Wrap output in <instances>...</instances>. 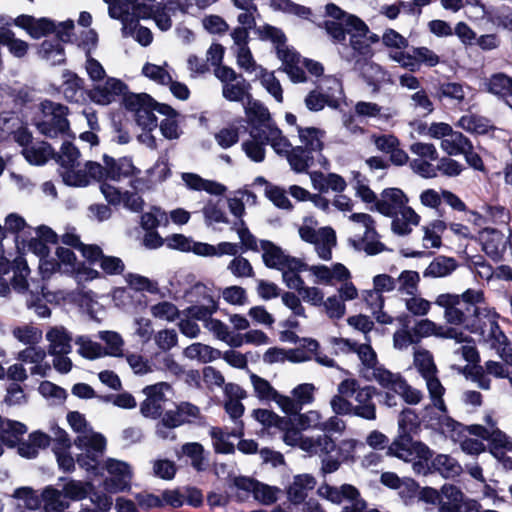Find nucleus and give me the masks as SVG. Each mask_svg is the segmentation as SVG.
Here are the masks:
<instances>
[{
    "mask_svg": "<svg viewBox=\"0 0 512 512\" xmlns=\"http://www.w3.org/2000/svg\"><path fill=\"white\" fill-rule=\"evenodd\" d=\"M387 454L407 462L413 461L415 456L426 458L429 455V447L420 441H414L411 435L398 434L388 446Z\"/></svg>",
    "mask_w": 512,
    "mask_h": 512,
    "instance_id": "aec40b11",
    "label": "nucleus"
},
{
    "mask_svg": "<svg viewBox=\"0 0 512 512\" xmlns=\"http://www.w3.org/2000/svg\"><path fill=\"white\" fill-rule=\"evenodd\" d=\"M391 59L410 72H417L422 66L433 68L441 62L440 56L426 46L409 47L407 51L391 54Z\"/></svg>",
    "mask_w": 512,
    "mask_h": 512,
    "instance_id": "ddd939ff",
    "label": "nucleus"
},
{
    "mask_svg": "<svg viewBox=\"0 0 512 512\" xmlns=\"http://www.w3.org/2000/svg\"><path fill=\"white\" fill-rule=\"evenodd\" d=\"M90 163L95 162L87 161L83 168H81L78 163L69 169L59 170L63 182L68 186L85 187L89 185L91 181H96V178L90 171Z\"/></svg>",
    "mask_w": 512,
    "mask_h": 512,
    "instance_id": "4c0bfd02",
    "label": "nucleus"
},
{
    "mask_svg": "<svg viewBox=\"0 0 512 512\" xmlns=\"http://www.w3.org/2000/svg\"><path fill=\"white\" fill-rule=\"evenodd\" d=\"M395 281H397L395 290H397L401 300L403 297L419 292L420 275L416 271L404 270L395 278Z\"/></svg>",
    "mask_w": 512,
    "mask_h": 512,
    "instance_id": "052dcab7",
    "label": "nucleus"
},
{
    "mask_svg": "<svg viewBox=\"0 0 512 512\" xmlns=\"http://www.w3.org/2000/svg\"><path fill=\"white\" fill-rule=\"evenodd\" d=\"M22 154L29 163L34 165H43L50 158L55 157L54 149L48 142L45 141L24 147Z\"/></svg>",
    "mask_w": 512,
    "mask_h": 512,
    "instance_id": "49530a36",
    "label": "nucleus"
},
{
    "mask_svg": "<svg viewBox=\"0 0 512 512\" xmlns=\"http://www.w3.org/2000/svg\"><path fill=\"white\" fill-rule=\"evenodd\" d=\"M90 171L96 178V181H121L133 177L140 173V170L133 164L132 158L121 157L115 159L111 156H103V165L100 163H90Z\"/></svg>",
    "mask_w": 512,
    "mask_h": 512,
    "instance_id": "1a4fd4ad",
    "label": "nucleus"
},
{
    "mask_svg": "<svg viewBox=\"0 0 512 512\" xmlns=\"http://www.w3.org/2000/svg\"><path fill=\"white\" fill-rule=\"evenodd\" d=\"M0 23L6 25L14 24L24 29L34 39L46 36L47 34L54 32L56 28L55 22L48 18L43 17L37 19L25 14L19 15L15 19L9 18L7 21L4 16H0Z\"/></svg>",
    "mask_w": 512,
    "mask_h": 512,
    "instance_id": "bb28decb",
    "label": "nucleus"
},
{
    "mask_svg": "<svg viewBox=\"0 0 512 512\" xmlns=\"http://www.w3.org/2000/svg\"><path fill=\"white\" fill-rule=\"evenodd\" d=\"M214 74L222 84V96L230 102H242L244 105L252 99L250 85L244 77L229 66L215 68Z\"/></svg>",
    "mask_w": 512,
    "mask_h": 512,
    "instance_id": "9b49d317",
    "label": "nucleus"
},
{
    "mask_svg": "<svg viewBox=\"0 0 512 512\" xmlns=\"http://www.w3.org/2000/svg\"><path fill=\"white\" fill-rule=\"evenodd\" d=\"M41 497L44 512H64L69 507V502L63 491L52 485H48L42 490Z\"/></svg>",
    "mask_w": 512,
    "mask_h": 512,
    "instance_id": "79ce46f5",
    "label": "nucleus"
},
{
    "mask_svg": "<svg viewBox=\"0 0 512 512\" xmlns=\"http://www.w3.org/2000/svg\"><path fill=\"white\" fill-rule=\"evenodd\" d=\"M420 342L422 338L434 335L445 339H454L457 343L467 342L469 337L456 327L438 325L430 319H421L412 327Z\"/></svg>",
    "mask_w": 512,
    "mask_h": 512,
    "instance_id": "4be33fe9",
    "label": "nucleus"
},
{
    "mask_svg": "<svg viewBox=\"0 0 512 512\" xmlns=\"http://www.w3.org/2000/svg\"><path fill=\"white\" fill-rule=\"evenodd\" d=\"M457 126L472 134H486L493 129L491 121L477 114H465L457 122Z\"/></svg>",
    "mask_w": 512,
    "mask_h": 512,
    "instance_id": "603ef678",
    "label": "nucleus"
},
{
    "mask_svg": "<svg viewBox=\"0 0 512 512\" xmlns=\"http://www.w3.org/2000/svg\"><path fill=\"white\" fill-rule=\"evenodd\" d=\"M342 83L333 76L325 77L319 88L310 91L304 99L305 106L310 111H320L325 106L333 109L340 107L343 98Z\"/></svg>",
    "mask_w": 512,
    "mask_h": 512,
    "instance_id": "6e6552de",
    "label": "nucleus"
},
{
    "mask_svg": "<svg viewBox=\"0 0 512 512\" xmlns=\"http://www.w3.org/2000/svg\"><path fill=\"white\" fill-rule=\"evenodd\" d=\"M470 90L468 85L458 82H443L437 89V95L440 99L447 98L457 104H463Z\"/></svg>",
    "mask_w": 512,
    "mask_h": 512,
    "instance_id": "69168bd1",
    "label": "nucleus"
},
{
    "mask_svg": "<svg viewBox=\"0 0 512 512\" xmlns=\"http://www.w3.org/2000/svg\"><path fill=\"white\" fill-rule=\"evenodd\" d=\"M168 390H170V385L166 382L146 386L143 389L146 399L140 406L142 415L153 419L160 417L166 401L165 392Z\"/></svg>",
    "mask_w": 512,
    "mask_h": 512,
    "instance_id": "393cba45",
    "label": "nucleus"
},
{
    "mask_svg": "<svg viewBox=\"0 0 512 512\" xmlns=\"http://www.w3.org/2000/svg\"><path fill=\"white\" fill-rule=\"evenodd\" d=\"M127 85L121 80L113 77L106 79L102 85L95 86L90 91V98L93 102L100 105H108L116 100L119 96H128L126 94Z\"/></svg>",
    "mask_w": 512,
    "mask_h": 512,
    "instance_id": "c85d7f7f",
    "label": "nucleus"
},
{
    "mask_svg": "<svg viewBox=\"0 0 512 512\" xmlns=\"http://www.w3.org/2000/svg\"><path fill=\"white\" fill-rule=\"evenodd\" d=\"M488 91L502 98L512 99V77L504 73H495L487 82Z\"/></svg>",
    "mask_w": 512,
    "mask_h": 512,
    "instance_id": "774afa93",
    "label": "nucleus"
},
{
    "mask_svg": "<svg viewBox=\"0 0 512 512\" xmlns=\"http://www.w3.org/2000/svg\"><path fill=\"white\" fill-rule=\"evenodd\" d=\"M51 356L68 355L72 351V334L64 326L50 327L45 335Z\"/></svg>",
    "mask_w": 512,
    "mask_h": 512,
    "instance_id": "2f4dec72",
    "label": "nucleus"
},
{
    "mask_svg": "<svg viewBox=\"0 0 512 512\" xmlns=\"http://www.w3.org/2000/svg\"><path fill=\"white\" fill-rule=\"evenodd\" d=\"M212 438V444L217 453L230 454L235 451L234 444L229 441L230 437L240 438L243 435V425L228 428L212 427L209 431Z\"/></svg>",
    "mask_w": 512,
    "mask_h": 512,
    "instance_id": "c9c22d12",
    "label": "nucleus"
},
{
    "mask_svg": "<svg viewBox=\"0 0 512 512\" xmlns=\"http://www.w3.org/2000/svg\"><path fill=\"white\" fill-rule=\"evenodd\" d=\"M479 242L484 253L494 261H499L506 250L504 234L494 228H484L479 232Z\"/></svg>",
    "mask_w": 512,
    "mask_h": 512,
    "instance_id": "7c9ffc66",
    "label": "nucleus"
},
{
    "mask_svg": "<svg viewBox=\"0 0 512 512\" xmlns=\"http://www.w3.org/2000/svg\"><path fill=\"white\" fill-rule=\"evenodd\" d=\"M364 301L376 320L381 324H391L393 318L383 312L384 298L378 291L372 289L364 292Z\"/></svg>",
    "mask_w": 512,
    "mask_h": 512,
    "instance_id": "864d4df0",
    "label": "nucleus"
},
{
    "mask_svg": "<svg viewBox=\"0 0 512 512\" xmlns=\"http://www.w3.org/2000/svg\"><path fill=\"white\" fill-rule=\"evenodd\" d=\"M441 148L450 156L461 155L471 148V141L461 132L452 131L445 139L441 141Z\"/></svg>",
    "mask_w": 512,
    "mask_h": 512,
    "instance_id": "e2e57ef3",
    "label": "nucleus"
},
{
    "mask_svg": "<svg viewBox=\"0 0 512 512\" xmlns=\"http://www.w3.org/2000/svg\"><path fill=\"white\" fill-rule=\"evenodd\" d=\"M12 497L17 500L19 508L35 511L42 507L41 494L39 495L32 487H19L14 490Z\"/></svg>",
    "mask_w": 512,
    "mask_h": 512,
    "instance_id": "4d7b16f0",
    "label": "nucleus"
},
{
    "mask_svg": "<svg viewBox=\"0 0 512 512\" xmlns=\"http://www.w3.org/2000/svg\"><path fill=\"white\" fill-rule=\"evenodd\" d=\"M205 328L214 334V336L225 342L231 347H240L241 341L238 338V334H234L230 331L229 327L218 319H208L205 323Z\"/></svg>",
    "mask_w": 512,
    "mask_h": 512,
    "instance_id": "0e129e2a",
    "label": "nucleus"
},
{
    "mask_svg": "<svg viewBox=\"0 0 512 512\" xmlns=\"http://www.w3.org/2000/svg\"><path fill=\"white\" fill-rule=\"evenodd\" d=\"M262 259L268 268L284 269L285 267L297 270L300 267V259L286 254L281 247L269 240H261Z\"/></svg>",
    "mask_w": 512,
    "mask_h": 512,
    "instance_id": "5701e85b",
    "label": "nucleus"
},
{
    "mask_svg": "<svg viewBox=\"0 0 512 512\" xmlns=\"http://www.w3.org/2000/svg\"><path fill=\"white\" fill-rule=\"evenodd\" d=\"M233 486L238 491L243 492V496L239 494L241 499L252 493L254 499L263 505L276 503L283 494L282 490L276 486H271L245 476L235 477L233 479Z\"/></svg>",
    "mask_w": 512,
    "mask_h": 512,
    "instance_id": "4468645a",
    "label": "nucleus"
},
{
    "mask_svg": "<svg viewBox=\"0 0 512 512\" xmlns=\"http://www.w3.org/2000/svg\"><path fill=\"white\" fill-rule=\"evenodd\" d=\"M285 158L294 172L304 173L312 165L314 157L309 150L299 145L292 147Z\"/></svg>",
    "mask_w": 512,
    "mask_h": 512,
    "instance_id": "5fc2aeb1",
    "label": "nucleus"
},
{
    "mask_svg": "<svg viewBox=\"0 0 512 512\" xmlns=\"http://www.w3.org/2000/svg\"><path fill=\"white\" fill-rule=\"evenodd\" d=\"M13 278L11 285L13 289L19 293H25L29 290V282L27 277L30 274V269L27 265L26 260L18 256L13 260L12 264Z\"/></svg>",
    "mask_w": 512,
    "mask_h": 512,
    "instance_id": "6e6d98bb",
    "label": "nucleus"
},
{
    "mask_svg": "<svg viewBox=\"0 0 512 512\" xmlns=\"http://www.w3.org/2000/svg\"><path fill=\"white\" fill-rule=\"evenodd\" d=\"M39 56L51 65H60L65 62V52L59 40H44L38 50Z\"/></svg>",
    "mask_w": 512,
    "mask_h": 512,
    "instance_id": "13d9d810",
    "label": "nucleus"
},
{
    "mask_svg": "<svg viewBox=\"0 0 512 512\" xmlns=\"http://www.w3.org/2000/svg\"><path fill=\"white\" fill-rule=\"evenodd\" d=\"M192 295H202L203 303L193 305L187 309L188 315L196 320L204 321L212 319L211 315L217 310V304L213 296L210 294V289L204 284L198 283L193 286Z\"/></svg>",
    "mask_w": 512,
    "mask_h": 512,
    "instance_id": "473e14b6",
    "label": "nucleus"
},
{
    "mask_svg": "<svg viewBox=\"0 0 512 512\" xmlns=\"http://www.w3.org/2000/svg\"><path fill=\"white\" fill-rule=\"evenodd\" d=\"M407 203L408 198L402 190L387 188L381 192L375 202L374 211L393 218L392 231L397 235L405 236L412 232V226H417L421 219Z\"/></svg>",
    "mask_w": 512,
    "mask_h": 512,
    "instance_id": "7ed1b4c3",
    "label": "nucleus"
},
{
    "mask_svg": "<svg viewBox=\"0 0 512 512\" xmlns=\"http://www.w3.org/2000/svg\"><path fill=\"white\" fill-rule=\"evenodd\" d=\"M350 245L359 251H364L368 255H376L385 250V245L379 241V234L375 227L363 233H355L349 238Z\"/></svg>",
    "mask_w": 512,
    "mask_h": 512,
    "instance_id": "e433bc0d",
    "label": "nucleus"
},
{
    "mask_svg": "<svg viewBox=\"0 0 512 512\" xmlns=\"http://www.w3.org/2000/svg\"><path fill=\"white\" fill-rule=\"evenodd\" d=\"M301 449L309 454L328 456L336 449V443L328 434L316 437H306L301 444Z\"/></svg>",
    "mask_w": 512,
    "mask_h": 512,
    "instance_id": "37998d69",
    "label": "nucleus"
},
{
    "mask_svg": "<svg viewBox=\"0 0 512 512\" xmlns=\"http://www.w3.org/2000/svg\"><path fill=\"white\" fill-rule=\"evenodd\" d=\"M82 255L91 264H98L106 275H120L125 270V264L121 258L105 255L98 245L91 244L89 247H83Z\"/></svg>",
    "mask_w": 512,
    "mask_h": 512,
    "instance_id": "cd10ccee",
    "label": "nucleus"
},
{
    "mask_svg": "<svg viewBox=\"0 0 512 512\" xmlns=\"http://www.w3.org/2000/svg\"><path fill=\"white\" fill-rule=\"evenodd\" d=\"M105 469L109 475L104 481L107 491L116 493L130 487L133 472L127 462L109 458L105 462Z\"/></svg>",
    "mask_w": 512,
    "mask_h": 512,
    "instance_id": "6ab92c4d",
    "label": "nucleus"
},
{
    "mask_svg": "<svg viewBox=\"0 0 512 512\" xmlns=\"http://www.w3.org/2000/svg\"><path fill=\"white\" fill-rule=\"evenodd\" d=\"M307 271L313 275L315 283L333 285L337 281H345L351 278L350 271L341 263H335L331 267L326 265H307Z\"/></svg>",
    "mask_w": 512,
    "mask_h": 512,
    "instance_id": "72a5a7b5",
    "label": "nucleus"
},
{
    "mask_svg": "<svg viewBox=\"0 0 512 512\" xmlns=\"http://www.w3.org/2000/svg\"><path fill=\"white\" fill-rule=\"evenodd\" d=\"M51 443V437L41 431L29 434L28 439L19 443L18 453L25 458H35L41 449L47 448Z\"/></svg>",
    "mask_w": 512,
    "mask_h": 512,
    "instance_id": "ea45409f",
    "label": "nucleus"
},
{
    "mask_svg": "<svg viewBox=\"0 0 512 512\" xmlns=\"http://www.w3.org/2000/svg\"><path fill=\"white\" fill-rule=\"evenodd\" d=\"M181 178L186 187L194 191H205L211 195H223L227 188L214 180H207L195 173H182Z\"/></svg>",
    "mask_w": 512,
    "mask_h": 512,
    "instance_id": "58836bf2",
    "label": "nucleus"
},
{
    "mask_svg": "<svg viewBox=\"0 0 512 512\" xmlns=\"http://www.w3.org/2000/svg\"><path fill=\"white\" fill-rule=\"evenodd\" d=\"M171 175L168 159L161 156L156 163L147 170L146 177L134 178L130 181L132 189L138 192H145L155 188L156 185L164 182Z\"/></svg>",
    "mask_w": 512,
    "mask_h": 512,
    "instance_id": "a878e982",
    "label": "nucleus"
},
{
    "mask_svg": "<svg viewBox=\"0 0 512 512\" xmlns=\"http://www.w3.org/2000/svg\"><path fill=\"white\" fill-rule=\"evenodd\" d=\"M435 304L444 310L448 324L462 326L470 332L479 327L477 321L486 306L480 289H467L462 294L443 293L437 296Z\"/></svg>",
    "mask_w": 512,
    "mask_h": 512,
    "instance_id": "f03ea898",
    "label": "nucleus"
},
{
    "mask_svg": "<svg viewBox=\"0 0 512 512\" xmlns=\"http://www.w3.org/2000/svg\"><path fill=\"white\" fill-rule=\"evenodd\" d=\"M316 485L315 478L309 474L297 475L287 488V497L293 504L302 503L309 490Z\"/></svg>",
    "mask_w": 512,
    "mask_h": 512,
    "instance_id": "a19ab883",
    "label": "nucleus"
},
{
    "mask_svg": "<svg viewBox=\"0 0 512 512\" xmlns=\"http://www.w3.org/2000/svg\"><path fill=\"white\" fill-rule=\"evenodd\" d=\"M4 24L0 26V44L8 48L9 52L17 58H23L29 49V44L15 37V33Z\"/></svg>",
    "mask_w": 512,
    "mask_h": 512,
    "instance_id": "8fccbe9b",
    "label": "nucleus"
},
{
    "mask_svg": "<svg viewBox=\"0 0 512 512\" xmlns=\"http://www.w3.org/2000/svg\"><path fill=\"white\" fill-rule=\"evenodd\" d=\"M74 444L83 450L77 456L78 465L86 471L95 472L99 465V459L106 447V439L102 434L78 435Z\"/></svg>",
    "mask_w": 512,
    "mask_h": 512,
    "instance_id": "f8f14e48",
    "label": "nucleus"
},
{
    "mask_svg": "<svg viewBox=\"0 0 512 512\" xmlns=\"http://www.w3.org/2000/svg\"><path fill=\"white\" fill-rule=\"evenodd\" d=\"M245 114L250 127L249 135L254 139L268 144L274 137V133L280 130L272 120L268 109L254 99H249L245 104Z\"/></svg>",
    "mask_w": 512,
    "mask_h": 512,
    "instance_id": "0eeeda50",
    "label": "nucleus"
},
{
    "mask_svg": "<svg viewBox=\"0 0 512 512\" xmlns=\"http://www.w3.org/2000/svg\"><path fill=\"white\" fill-rule=\"evenodd\" d=\"M318 257L324 261L332 259V249L337 244L336 233L331 227L320 228L318 239L312 243Z\"/></svg>",
    "mask_w": 512,
    "mask_h": 512,
    "instance_id": "de8ad7c7",
    "label": "nucleus"
},
{
    "mask_svg": "<svg viewBox=\"0 0 512 512\" xmlns=\"http://www.w3.org/2000/svg\"><path fill=\"white\" fill-rule=\"evenodd\" d=\"M250 381L256 396L260 400L274 401L280 408V398H282L283 395L274 389L266 379L252 373L250 375Z\"/></svg>",
    "mask_w": 512,
    "mask_h": 512,
    "instance_id": "680f3d73",
    "label": "nucleus"
},
{
    "mask_svg": "<svg viewBox=\"0 0 512 512\" xmlns=\"http://www.w3.org/2000/svg\"><path fill=\"white\" fill-rule=\"evenodd\" d=\"M457 268V262L452 257L437 256L423 271L424 278H443L452 274Z\"/></svg>",
    "mask_w": 512,
    "mask_h": 512,
    "instance_id": "a18cd8bd",
    "label": "nucleus"
},
{
    "mask_svg": "<svg viewBox=\"0 0 512 512\" xmlns=\"http://www.w3.org/2000/svg\"><path fill=\"white\" fill-rule=\"evenodd\" d=\"M297 132L300 142L302 143L301 146L309 150L312 154L322 151L324 146L323 138L325 135L323 130L315 127L302 128L297 126Z\"/></svg>",
    "mask_w": 512,
    "mask_h": 512,
    "instance_id": "09e8293b",
    "label": "nucleus"
},
{
    "mask_svg": "<svg viewBox=\"0 0 512 512\" xmlns=\"http://www.w3.org/2000/svg\"><path fill=\"white\" fill-rule=\"evenodd\" d=\"M337 392L354 398L353 416L374 421L377 418L376 404L373 401L377 388L372 385L361 387L355 378H346L337 386Z\"/></svg>",
    "mask_w": 512,
    "mask_h": 512,
    "instance_id": "423d86ee",
    "label": "nucleus"
},
{
    "mask_svg": "<svg viewBox=\"0 0 512 512\" xmlns=\"http://www.w3.org/2000/svg\"><path fill=\"white\" fill-rule=\"evenodd\" d=\"M413 363L418 373L425 380L432 406L442 414H447L448 409L443 398L446 389L438 378V369L434 363L433 355L426 349L417 348L414 351Z\"/></svg>",
    "mask_w": 512,
    "mask_h": 512,
    "instance_id": "20e7f679",
    "label": "nucleus"
},
{
    "mask_svg": "<svg viewBox=\"0 0 512 512\" xmlns=\"http://www.w3.org/2000/svg\"><path fill=\"white\" fill-rule=\"evenodd\" d=\"M477 321L479 327L472 333L480 334L485 340L490 341L493 348L506 342L507 337L498 325L499 314L489 306H485Z\"/></svg>",
    "mask_w": 512,
    "mask_h": 512,
    "instance_id": "412c9836",
    "label": "nucleus"
},
{
    "mask_svg": "<svg viewBox=\"0 0 512 512\" xmlns=\"http://www.w3.org/2000/svg\"><path fill=\"white\" fill-rule=\"evenodd\" d=\"M488 427L481 425H471L469 432L472 435L480 437L489 442L490 452L495 456L505 454V452L512 451L511 438L498 429L491 417L487 418Z\"/></svg>",
    "mask_w": 512,
    "mask_h": 512,
    "instance_id": "f3484780",
    "label": "nucleus"
},
{
    "mask_svg": "<svg viewBox=\"0 0 512 512\" xmlns=\"http://www.w3.org/2000/svg\"><path fill=\"white\" fill-rule=\"evenodd\" d=\"M355 353L362 364L360 373L367 381H376L378 383V373L382 370L391 372L378 363L377 354L370 344H358Z\"/></svg>",
    "mask_w": 512,
    "mask_h": 512,
    "instance_id": "c756f323",
    "label": "nucleus"
},
{
    "mask_svg": "<svg viewBox=\"0 0 512 512\" xmlns=\"http://www.w3.org/2000/svg\"><path fill=\"white\" fill-rule=\"evenodd\" d=\"M318 495L335 504H345L343 512H364L367 502L362 498L359 490L351 484L340 487L322 484L317 490Z\"/></svg>",
    "mask_w": 512,
    "mask_h": 512,
    "instance_id": "9d476101",
    "label": "nucleus"
},
{
    "mask_svg": "<svg viewBox=\"0 0 512 512\" xmlns=\"http://www.w3.org/2000/svg\"><path fill=\"white\" fill-rule=\"evenodd\" d=\"M431 467L446 479L454 478L462 472V466L459 462L447 454H438L434 457L431 461Z\"/></svg>",
    "mask_w": 512,
    "mask_h": 512,
    "instance_id": "3c124183",
    "label": "nucleus"
},
{
    "mask_svg": "<svg viewBox=\"0 0 512 512\" xmlns=\"http://www.w3.org/2000/svg\"><path fill=\"white\" fill-rule=\"evenodd\" d=\"M448 228L446 222L440 219L431 221L423 226V246L425 248H439L442 245V234Z\"/></svg>",
    "mask_w": 512,
    "mask_h": 512,
    "instance_id": "bf43d9fd",
    "label": "nucleus"
},
{
    "mask_svg": "<svg viewBox=\"0 0 512 512\" xmlns=\"http://www.w3.org/2000/svg\"><path fill=\"white\" fill-rule=\"evenodd\" d=\"M184 354L189 359L198 360L203 363H208L221 357L220 350L202 343H193L189 345L185 349Z\"/></svg>",
    "mask_w": 512,
    "mask_h": 512,
    "instance_id": "338daca9",
    "label": "nucleus"
},
{
    "mask_svg": "<svg viewBox=\"0 0 512 512\" xmlns=\"http://www.w3.org/2000/svg\"><path fill=\"white\" fill-rule=\"evenodd\" d=\"M62 84L60 92L64 98L71 103H81L85 101L84 80L76 73L70 70L62 72Z\"/></svg>",
    "mask_w": 512,
    "mask_h": 512,
    "instance_id": "f704fd0d",
    "label": "nucleus"
},
{
    "mask_svg": "<svg viewBox=\"0 0 512 512\" xmlns=\"http://www.w3.org/2000/svg\"><path fill=\"white\" fill-rule=\"evenodd\" d=\"M316 387L312 383H302L291 391L292 397L283 395L280 398V409L285 414H298L304 406L315 400Z\"/></svg>",
    "mask_w": 512,
    "mask_h": 512,
    "instance_id": "b1692460",
    "label": "nucleus"
},
{
    "mask_svg": "<svg viewBox=\"0 0 512 512\" xmlns=\"http://www.w3.org/2000/svg\"><path fill=\"white\" fill-rule=\"evenodd\" d=\"M126 109L134 112L135 121L143 130L152 131L157 127L154 114V100L148 94H129L124 99Z\"/></svg>",
    "mask_w": 512,
    "mask_h": 512,
    "instance_id": "dca6fc26",
    "label": "nucleus"
},
{
    "mask_svg": "<svg viewBox=\"0 0 512 512\" xmlns=\"http://www.w3.org/2000/svg\"><path fill=\"white\" fill-rule=\"evenodd\" d=\"M326 13L330 19L324 22V27L332 41L344 44L349 36V45H344L340 51L343 60L357 68L373 56L372 45L378 43L380 37L371 32L363 20L335 4H328Z\"/></svg>",
    "mask_w": 512,
    "mask_h": 512,
    "instance_id": "f257e3e1",
    "label": "nucleus"
},
{
    "mask_svg": "<svg viewBox=\"0 0 512 512\" xmlns=\"http://www.w3.org/2000/svg\"><path fill=\"white\" fill-rule=\"evenodd\" d=\"M41 118L35 126L39 133L48 138H58L71 135L68 120L69 108L61 103L44 100L40 103Z\"/></svg>",
    "mask_w": 512,
    "mask_h": 512,
    "instance_id": "39448f33",
    "label": "nucleus"
},
{
    "mask_svg": "<svg viewBox=\"0 0 512 512\" xmlns=\"http://www.w3.org/2000/svg\"><path fill=\"white\" fill-rule=\"evenodd\" d=\"M244 120H237L214 134L216 143L223 149H228L239 141L242 132L246 131Z\"/></svg>",
    "mask_w": 512,
    "mask_h": 512,
    "instance_id": "c03bdc74",
    "label": "nucleus"
},
{
    "mask_svg": "<svg viewBox=\"0 0 512 512\" xmlns=\"http://www.w3.org/2000/svg\"><path fill=\"white\" fill-rule=\"evenodd\" d=\"M378 384L384 390H392L408 405H417L424 398L423 392L411 386L400 373L382 370L378 373Z\"/></svg>",
    "mask_w": 512,
    "mask_h": 512,
    "instance_id": "2eb2a0df",
    "label": "nucleus"
},
{
    "mask_svg": "<svg viewBox=\"0 0 512 512\" xmlns=\"http://www.w3.org/2000/svg\"><path fill=\"white\" fill-rule=\"evenodd\" d=\"M480 505L467 498L462 490L446 483L441 487V509L439 512H479Z\"/></svg>",
    "mask_w": 512,
    "mask_h": 512,
    "instance_id": "a211bd4d",
    "label": "nucleus"
}]
</instances>
